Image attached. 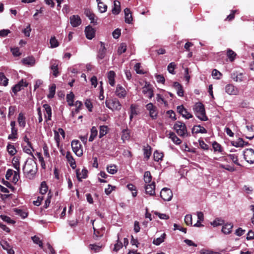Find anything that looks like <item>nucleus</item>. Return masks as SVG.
Instances as JSON below:
<instances>
[{
    "label": "nucleus",
    "instance_id": "nucleus-1",
    "mask_svg": "<svg viewBox=\"0 0 254 254\" xmlns=\"http://www.w3.org/2000/svg\"><path fill=\"white\" fill-rule=\"evenodd\" d=\"M34 159L33 158L28 159L23 167L24 176L30 180L33 179L35 178L37 172V163Z\"/></svg>",
    "mask_w": 254,
    "mask_h": 254
},
{
    "label": "nucleus",
    "instance_id": "nucleus-2",
    "mask_svg": "<svg viewBox=\"0 0 254 254\" xmlns=\"http://www.w3.org/2000/svg\"><path fill=\"white\" fill-rule=\"evenodd\" d=\"M193 110L195 115L199 120L203 121H206L208 120L205 114L204 105L201 103H196L194 105Z\"/></svg>",
    "mask_w": 254,
    "mask_h": 254
},
{
    "label": "nucleus",
    "instance_id": "nucleus-3",
    "mask_svg": "<svg viewBox=\"0 0 254 254\" xmlns=\"http://www.w3.org/2000/svg\"><path fill=\"white\" fill-rule=\"evenodd\" d=\"M174 129L177 133L181 137H186L189 136L187 127L185 123L177 121L174 125Z\"/></svg>",
    "mask_w": 254,
    "mask_h": 254
},
{
    "label": "nucleus",
    "instance_id": "nucleus-4",
    "mask_svg": "<svg viewBox=\"0 0 254 254\" xmlns=\"http://www.w3.org/2000/svg\"><path fill=\"white\" fill-rule=\"evenodd\" d=\"M71 145L73 151L77 156L80 157L83 154L82 146L78 140H73Z\"/></svg>",
    "mask_w": 254,
    "mask_h": 254
},
{
    "label": "nucleus",
    "instance_id": "nucleus-5",
    "mask_svg": "<svg viewBox=\"0 0 254 254\" xmlns=\"http://www.w3.org/2000/svg\"><path fill=\"white\" fill-rule=\"evenodd\" d=\"M106 106L109 109L112 110L119 111L121 109L122 105L119 101L116 99L112 100L111 101H106Z\"/></svg>",
    "mask_w": 254,
    "mask_h": 254
},
{
    "label": "nucleus",
    "instance_id": "nucleus-6",
    "mask_svg": "<svg viewBox=\"0 0 254 254\" xmlns=\"http://www.w3.org/2000/svg\"><path fill=\"white\" fill-rule=\"evenodd\" d=\"M142 93L149 99H151L154 96L152 87L150 83L145 82V84L142 87Z\"/></svg>",
    "mask_w": 254,
    "mask_h": 254
},
{
    "label": "nucleus",
    "instance_id": "nucleus-7",
    "mask_svg": "<svg viewBox=\"0 0 254 254\" xmlns=\"http://www.w3.org/2000/svg\"><path fill=\"white\" fill-rule=\"evenodd\" d=\"M146 108L149 112V116L152 120H155L158 117V111L156 107L151 103L146 105Z\"/></svg>",
    "mask_w": 254,
    "mask_h": 254
},
{
    "label": "nucleus",
    "instance_id": "nucleus-8",
    "mask_svg": "<svg viewBox=\"0 0 254 254\" xmlns=\"http://www.w3.org/2000/svg\"><path fill=\"white\" fill-rule=\"evenodd\" d=\"M160 196L164 201H170L173 197L172 191L170 189L164 188L160 192Z\"/></svg>",
    "mask_w": 254,
    "mask_h": 254
},
{
    "label": "nucleus",
    "instance_id": "nucleus-9",
    "mask_svg": "<svg viewBox=\"0 0 254 254\" xmlns=\"http://www.w3.org/2000/svg\"><path fill=\"white\" fill-rule=\"evenodd\" d=\"M225 91L230 95H237L240 92V90L233 84L226 85L225 87Z\"/></svg>",
    "mask_w": 254,
    "mask_h": 254
},
{
    "label": "nucleus",
    "instance_id": "nucleus-10",
    "mask_svg": "<svg viewBox=\"0 0 254 254\" xmlns=\"http://www.w3.org/2000/svg\"><path fill=\"white\" fill-rule=\"evenodd\" d=\"M244 156L247 162L250 164L254 163V150L253 149H246L244 152Z\"/></svg>",
    "mask_w": 254,
    "mask_h": 254
},
{
    "label": "nucleus",
    "instance_id": "nucleus-11",
    "mask_svg": "<svg viewBox=\"0 0 254 254\" xmlns=\"http://www.w3.org/2000/svg\"><path fill=\"white\" fill-rule=\"evenodd\" d=\"M231 77L235 82H241L244 80L245 76L243 73L235 70L231 73Z\"/></svg>",
    "mask_w": 254,
    "mask_h": 254
},
{
    "label": "nucleus",
    "instance_id": "nucleus-12",
    "mask_svg": "<svg viewBox=\"0 0 254 254\" xmlns=\"http://www.w3.org/2000/svg\"><path fill=\"white\" fill-rule=\"evenodd\" d=\"M59 61L52 59L50 61V69L53 71V74L55 77H57L59 75L58 65Z\"/></svg>",
    "mask_w": 254,
    "mask_h": 254
},
{
    "label": "nucleus",
    "instance_id": "nucleus-13",
    "mask_svg": "<svg viewBox=\"0 0 254 254\" xmlns=\"http://www.w3.org/2000/svg\"><path fill=\"white\" fill-rule=\"evenodd\" d=\"M177 111L179 114L186 119H189L192 117V115L183 105L178 106Z\"/></svg>",
    "mask_w": 254,
    "mask_h": 254
},
{
    "label": "nucleus",
    "instance_id": "nucleus-14",
    "mask_svg": "<svg viewBox=\"0 0 254 254\" xmlns=\"http://www.w3.org/2000/svg\"><path fill=\"white\" fill-rule=\"evenodd\" d=\"M155 184L154 182H151L150 184H147L145 186V190L146 194L151 196L155 194Z\"/></svg>",
    "mask_w": 254,
    "mask_h": 254
},
{
    "label": "nucleus",
    "instance_id": "nucleus-15",
    "mask_svg": "<svg viewBox=\"0 0 254 254\" xmlns=\"http://www.w3.org/2000/svg\"><path fill=\"white\" fill-rule=\"evenodd\" d=\"M70 23L72 27H76L81 23V19L79 16L73 15L70 17Z\"/></svg>",
    "mask_w": 254,
    "mask_h": 254
},
{
    "label": "nucleus",
    "instance_id": "nucleus-16",
    "mask_svg": "<svg viewBox=\"0 0 254 254\" xmlns=\"http://www.w3.org/2000/svg\"><path fill=\"white\" fill-rule=\"evenodd\" d=\"M22 148H23V151L28 154H29L31 156V157L33 158V159H36L35 157H34L33 154L32 153V151H34V149L33 148L32 146V144L31 143H29V144H24V143H22Z\"/></svg>",
    "mask_w": 254,
    "mask_h": 254
},
{
    "label": "nucleus",
    "instance_id": "nucleus-17",
    "mask_svg": "<svg viewBox=\"0 0 254 254\" xmlns=\"http://www.w3.org/2000/svg\"><path fill=\"white\" fill-rule=\"evenodd\" d=\"M27 85L26 82L22 79L12 87V92L16 94L18 91L23 89V87L27 86Z\"/></svg>",
    "mask_w": 254,
    "mask_h": 254
},
{
    "label": "nucleus",
    "instance_id": "nucleus-18",
    "mask_svg": "<svg viewBox=\"0 0 254 254\" xmlns=\"http://www.w3.org/2000/svg\"><path fill=\"white\" fill-rule=\"evenodd\" d=\"M45 110L44 116L46 121L51 120L52 118V109L50 106L45 104L43 106Z\"/></svg>",
    "mask_w": 254,
    "mask_h": 254
},
{
    "label": "nucleus",
    "instance_id": "nucleus-19",
    "mask_svg": "<svg viewBox=\"0 0 254 254\" xmlns=\"http://www.w3.org/2000/svg\"><path fill=\"white\" fill-rule=\"evenodd\" d=\"M115 93L118 97L121 98H125L127 95L125 89L120 85H117Z\"/></svg>",
    "mask_w": 254,
    "mask_h": 254
},
{
    "label": "nucleus",
    "instance_id": "nucleus-20",
    "mask_svg": "<svg viewBox=\"0 0 254 254\" xmlns=\"http://www.w3.org/2000/svg\"><path fill=\"white\" fill-rule=\"evenodd\" d=\"M231 144L236 147H243L249 145L248 142H245L242 138H239L237 140L232 141Z\"/></svg>",
    "mask_w": 254,
    "mask_h": 254
},
{
    "label": "nucleus",
    "instance_id": "nucleus-21",
    "mask_svg": "<svg viewBox=\"0 0 254 254\" xmlns=\"http://www.w3.org/2000/svg\"><path fill=\"white\" fill-rule=\"evenodd\" d=\"M85 33L86 38L88 39L91 40L95 36V30L91 26H88L85 28Z\"/></svg>",
    "mask_w": 254,
    "mask_h": 254
},
{
    "label": "nucleus",
    "instance_id": "nucleus-22",
    "mask_svg": "<svg viewBox=\"0 0 254 254\" xmlns=\"http://www.w3.org/2000/svg\"><path fill=\"white\" fill-rule=\"evenodd\" d=\"M106 51V49L105 44L102 42H100V48L97 55L98 59L100 60L103 59L105 57Z\"/></svg>",
    "mask_w": 254,
    "mask_h": 254
},
{
    "label": "nucleus",
    "instance_id": "nucleus-23",
    "mask_svg": "<svg viewBox=\"0 0 254 254\" xmlns=\"http://www.w3.org/2000/svg\"><path fill=\"white\" fill-rule=\"evenodd\" d=\"M18 125L20 127L24 128L26 126V117L23 113H20L17 118Z\"/></svg>",
    "mask_w": 254,
    "mask_h": 254
},
{
    "label": "nucleus",
    "instance_id": "nucleus-24",
    "mask_svg": "<svg viewBox=\"0 0 254 254\" xmlns=\"http://www.w3.org/2000/svg\"><path fill=\"white\" fill-rule=\"evenodd\" d=\"M116 76L115 72L113 70H110L108 72L107 77L109 84L112 86H114L115 84V77Z\"/></svg>",
    "mask_w": 254,
    "mask_h": 254
},
{
    "label": "nucleus",
    "instance_id": "nucleus-25",
    "mask_svg": "<svg viewBox=\"0 0 254 254\" xmlns=\"http://www.w3.org/2000/svg\"><path fill=\"white\" fill-rule=\"evenodd\" d=\"M173 86L177 90V93L178 96L183 97L184 96V91L182 86L178 82H175Z\"/></svg>",
    "mask_w": 254,
    "mask_h": 254
},
{
    "label": "nucleus",
    "instance_id": "nucleus-26",
    "mask_svg": "<svg viewBox=\"0 0 254 254\" xmlns=\"http://www.w3.org/2000/svg\"><path fill=\"white\" fill-rule=\"evenodd\" d=\"M125 14V22L130 24L132 21V17L129 8H126L124 10Z\"/></svg>",
    "mask_w": 254,
    "mask_h": 254
},
{
    "label": "nucleus",
    "instance_id": "nucleus-27",
    "mask_svg": "<svg viewBox=\"0 0 254 254\" xmlns=\"http://www.w3.org/2000/svg\"><path fill=\"white\" fill-rule=\"evenodd\" d=\"M22 62L24 64L33 66L35 63V60L33 57H28L24 58Z\"/></svg>",
    "mask_w": 254,
    "mask_h": 254
},
{
    "label": "nucleus",
    "instance_id": "nucleus-28",
    "mask_svg": "<svg viewBox=\"0 0 254 254\" xmlns=\"http://www.w3.org/2000/svg\"><path fill=\"white\" fill-rule=\"evenodd\" d=\"M85 14L87 17L91 20V23H93L94 25L96 24V16L90 10L86 9L85 11Z\"/></svg>",
    "mask_w": 254,
    "mask_h": 254
},
{
    "label": "nucleus",
    "instance_id": "nucleus-29",
    "mask_svg": "<svg viewBox=\"0 0 254 254\" xmlns=\"http://www.w3.org/2000/svg\"><path fill=\"white\" fill-rule=\"evenodd\" d=\"M66 158L69 163L70 164V166L72 168L74 169L76 167V163L74 159H73L72 156L71 155L70 152H67L66 154Z\"/></svg>",
    "mask_w": 254,
    "mask_h": 254
},
{
    "label": "nucleus",
    "instance_id": "nucleus-30",
    "mask_svg": "<svg viewBox=\"0 0 254 254\" xmlns=\"http://www.w3.org/2000/svg\"><path fill=\"white\" fill-rule=\"evenodd\" d=\"M192 133H206L207 132L206 129L203 127L200 126V125L195 126L193 127L192 129Z\"/></svg>",
    "mask_w": 254,
    "mask_h": 254
},
{
    "label": "nucleus",
    "instance_id": "nucleus-31",
    "mask_svg": "<svg viewBox=\"0 0 254 254\" xmlns=\"http://www.w3.org/2000/svg\"><path fill=\"white\" fill-rule=\"evenodd\" d=\"M169 137L171 139L172 141L176 144H180L182 142L181 140L177 136L175 133L173 132H170L168 134Z\"/></svg>",
    "mask_w": 254,
    "mask_h": 254
},
{
    "label": "nucleus",
    "instance_id": "nucleus-32",
    "mask_svg": "<svg viewBox=\"0 0 254 254\" xmlns=\"http://www.w3.org/2000/svg\"><path fill=\"white\" fill-rule=\"evenodd\" d=\"M233 225L231 223H228L222 227V232L225 234H229L232 232Z\"/></svg>",
    "mask_w": 254,
    "mask_h": 254
},
{
    "label": "nucleus",
    "instance_id": "nucleus-33",
    "mask_svg": "<svg viewBox=\"0 0 254 254\" xmlns=\"http://www.w3.org/2000/svg\"><path fill=\"white\" fill-rule=\"evenodd\" d=\"M8 79L5 76L4 74L0 72V85L3 86H7L8 83Z\"/></svg>",
    "mask_w": 254,
    "mask_h": 254
},
{
    "label": "nucleus",
    "instance_id": "nucleus-34",
    "mask_svg": "<svg viewBox=\"0 0 254 254\" xmlns=\"http://www.w3.org/2000/svg\"><path fill=\"white\" fill-rule=\"evenodd\" d=\"M98 134V130L95 127H93L90 130V135L89 138V141L92 142L94 140L95 138Z\"/></svg>",
    "mask_w": 254,
    "mask_h": 254
},
{
    "label": "nucleus",
    "instance_id": "nucleus-35",
    "mask_svg": "<svg viewBox=\"0 0 254 254\" xmlns=\"http://www.w3.org/2000/svg\"><path fill=\"white\" fill-rule=\"evenodd\" d=\"M96 1L98 3V9L100 11V12L103 13L106 12L107 9V5L104 4L100 0H96Z\"/></svg>",
    "mask_w": 254,
    "mask_h": 254
},
{
    "label": "nucleus",
    "instance_id": "nucleus-36",
    "mask_svg": "<svg viewBox=\"0 0 254 254\" xmlns=\"http://www.w3.org/2000/svg\"><path fill=\"white\" fill-rule=\"evenodd\" d=\"M114 8L112 9V13L114 14H118L120 12V2L118 0H115Z\"/></svg>",
    "mask_w": 254,
    "mask_h": 254
},
{
    "label": "nucleus",
    "instance_id": "nucleus-37",
    "mask_svg": "<svg viewBox=\"0 0 254 254\" xmlns=\"http://www.w3.org/2000/svg\"><path fill=\"white\" fill-rule=\"evenodd\" d=\"M165 237L166 234L164 233L161 235V236L160 237L154 239L153 241V244L155 245L159 246L160 244H161L164 241Z\"/></svg>",
    "mask_w": 254,
    "mask_h": 254
},
{
    "label": "nucleus",
    "instance_id": "nucleus-38",
    "mask_svg": "<svg viewBox=\"0 0 254 254\" xmlns=\"http://www.w3.org/2000/svg\"><path fill=\"white\" fill-rule=\"evenodd\" d=\"M87 171L86 170H82V173L79 172L78 171H76V177L77 180L81 182L82 181V179H85L87 177Z\"/></svg>",
    "mask_w": 254,
    "mask_h": 254
},
{
    "label": "nucleus",
    "instance_id": "nucleus-39",
    "mask_svg": "<svg viewBox=\"0 0 254 254\" xmlns=\"http://www.w3.org/2000/svg\"><path fill=\"white\" fill-rule=\"evenodd\" d=\"M108 131V127L107 126H101L100 127L99 135V137L100 138L103 137L105 135Z\"/></svg>",
    "mask_w": 254,
    "mask_h": 254
},
{
    "label": "nucleus",
    "instance_id": "nucleus-40",
    "mask_svg": "<svg viewBox=\"0 0 254 254\" xmlns=\"http://www.w3.org/2000/svg\"><path fill=\"white\" fill-rule=\"evenodd\" d=\"M12 164L16 171H20L19 157H14L12 159Z\"/></svg>",
    "mask_w": 254,
    "mask_h": 254
},
{
    "label": "nucleus",
    "instance_id": "nucleus-41",
    "mask_svg": "<svg viewBox=\"0 0 254 254\" xmlns=\"http://www.w3.org/2000/svg\"><path fill=\"white\" fill-rule=\"evenodd\" d=\"M122 133V139L124 141L129 139L130 131L128 129H123Z\"/></svg>",
    "mask_w": 254,
    "mask_h": 254
},
{
    "label": "nucleus",
    "instance_id": "nucleus-42",
    "mask_svg": "<svg viewBox=\"0 0 254 254\" xmlns=\"http://www.w3.org/2000/svg\"><path fill=\"white\" fill-rule=\"evenodd\" d=\"M152 180V176L149 171H146L144 174V181L145 184H150Z\"/></svg>",
    "mask_w": 254,
    "mask_h": 254
},
{
    "label": "nucleus",
    "instance_id": "nucleus-43",
    "mask_svg": "<svg viewBox=\"0 0 254 254\" xmlns=\"http://www.w3.org/2000/svg\"><path fill=\"white\" fill-rule=\"evenodd\" d=\"M143 154L144 157L147 159H148L151 155V147L150 146L147 145L146 147L143 148Z\"/></svg>",
    "mask_w": 254,
    "mask_h": 254
},
{
    "label": "nucleus",
    "instance_id": "nucleus-44",
    "mask_svg": "<svg viewBox=\"0 0 254 254\" xmlns=\"http://www.w3.org/2000/svg\"><path fill=\"white\" fill-rule=\"evenodd\" d=\"M48 186L45 182H42L40 185V192L41 194H45L48 190Z\"/></svg>",
    "mask_w": 254,
    "mask_h": 254
},
{
    "label": "nucleus",
    "instance_id": "nucleus-45",
    "mask_svg": "<svg viewBox=\"0 0 254 254\" xmlns=\"http://www.w3.org/2000/svg\"><path fill=\"white\" fill-rule=\"evenodd\" d=\"M7 150L11 156H13L17 152L14 146L9 144L7 146Z\"/></svg>",
    "mask_w": 254,
    "mask_h": 254
},
{
    "label": "nucleus",
    "instance_id": "nucleus-46",
    "mask_svg": "<svg viewBox=\"0 0 254 254\" xmlns=\"http://www.w3.org/2000/svg\"><path fill=\"white\" fill-rule=\"evenodd\" d=\"M224 223V221L221 218H216L213 221L211 222V225L213 227H217L218 226H221Z\"/></svg>",
    "mask_w": 254,
    "mask_h": 254
},
{
    "label": "nucleus",
    "instance_id": "nucleus-47",
    "mask_svg": "<svg viewBox=\"0 0 254 254\" xmlns=\"http://www.w3.org/2000/svg\"><path fill=\"white\" fill-rule=\"evenodd\" d=\"M108 172L111 174H115L117 172V166L115 165H110L107 167Z\"/></svg>",
    "mask_w": 254,
    "mask_h": 254
},
{
    "label": "nucleus",
    "instance_id": "nucleus-48",
    "mask_svg": "<svg viewBox=\"0 0 254 254\" xmlns=\"http://www.w3.org/2000/svg\"><path fill=\"white\" fill-rule=\"evenodd\" d=\"M0 245L4 250L7 251V253H8L9 250H13L9 244L5 241H1L0 242Z\"/></svg>",
    "mask_w": 254,
    "mask_h": 254
},
{
    "label": "nucleus",
    "instance_id": "nucleus-49",
    "mask_svg": "<svg viewBox=\"0 0 254 254\" xmlns=\"http://www.w3.org/2000/svg\"><path fill=\"white\" fill-rule=\"evenodd\" d=\"M153 156L154 160L157 162L161 160L164 156L163 153L159 152L158 151L154 152Z\"/></svg>",
    "mask_w": 254,
    "mask_h": 254
},
{
    "label": "nucleus",
    "instance_id": "nucleus-50",
    "mask_svg": "<svg viewBox=\"0 0 254 254\" xmlns=\"http://www.w3.org/2000/svg\"><path fill=\"white\" fill-rule=\"evenodd\" d=\"M56 87V85L54 84H52L50 86L49 88V94L48 95V97L49 98H52L54 97L55 94Z\"/></svg>",
    "mask_w": 254,
    "mask_h": 254
},
{
    "label": "nucleus",
    "instance_id": "nucleus-51",
    "mask_svg": "<svg viewBox=\"0 0 254 254\" xmlns=\"http://www.w3.org/2000/svg\"><path fill=\"white\" fill-rule=\"evenodd\" d=\"M123 247V244L121 242L119 241V236L118 235V240L117 241V243L114 245V248L113 249V251L117 252L119 250L122 249Z\"/></svg>",
    "mask_w": 254,
    "mask_h": 254
},
{
    "label": "nucleus",
    "instance_id": "nucleus-52",
    "mask_svg": "<svg viewBox=\"0 0 254 254\" xmlns=\"http://www.w3.org/2000/svg\"><path fill=\"white\" fill-rule=\"evenodd\" d=\"M74 95L72 93H70L69 94H67L66 96V101L68 103V104L70 106H72L73 105V99Z\"/></svg>",
    "mask_w": 254,
    "mask_h": 254
},
{
    "label": "nucleus",
    "instance_id": "nucleus-53",
    "mask_svg": "<svg viewBox=\"0 0 254 254\" xmlns=\"http://www.w3.org/2000/svg\"><path fill=\"white\" fill-rule=\"evenodd\" d=\"M138 105L136 104H131L130 107V113L134 116L138 114L137 111Z\"/></svg>",
    "mask_w": 254,
    "mask_h": 254
},
{
    "label": "nucleus",
    "instance_id": "nucleus-54",
    "mask_svg": "<svg viewBox=\"0 0 254 254\" xmlns=\"http://www.w3.org/2000/svg\"><path fill=\"white\" fill-rule=\"evenodd\" d=\"M227 55L228 58L229 59L230 61L231 62H232L234 60L236 54L234 51L230 49H229L227 51Z\"/></svg>",
    "mask_w": 254,
    "mask_h": 254
},
{
    "label": "nucleus",
    "instance_id": "nucleus-55",
    "mask_svg": "<svg viewBox=\"0 0 254 254\" xmlns=\"http://www.w3.org/2000/svg\"><path fill=\"white\" fill-rule=\"evenodd\" d=\"M50 43L51 48H56L59 46V44L58 40L55 37H52L50 40Z\"/></svg>",
    "mask_w": 254,
    "mask_h": 254
},
{
    "label": "nucleus",
    "instance_id": "nucleus-56",
    "mask_svg": "<svg viewBox=\"0 0 254 254\" xmlns=\"http://www.w3.org/2000/svg\"><path fill=\"white\" fill-rule=\"evenodd\" d=\"M213 148L215 152H222V148L220 144L217 143V142H214L212 143Z\"/></svg>",
    "mask_w": 254,
    "mask_h": 254
},
{
    "label": "nucleus",
    "instance_id": "nucleus-57",
    "mask_svg": "<svg viewBox=\"0 0 254 254\" xmlns=\"http://www.w3.org/2000/svg\"><path fill=\"white\" fill-rule=\"evenodd\" d=\"M127 50V46L125 43H121L118 49V53L119 55L125 53Z\"/></svg>",
    "mask_w": 254,
    "mask_h": 254
},
{
    "label": "nucleus",
    "instance_id": "nucleus-58",
    "mask_svg": "<svg viewBox=\"0 0 254 254\" xmlns=\"http://www.w3.org/2000/svg\"><path fill=\"white\" fill-rule=\"evenodd\" d=\"M176 64H175V63L172 62V63H170L169 64V65H168V67H167L168 70L169 72V73H170L172 74H175L174 69L176 68Z\"/></svg>",
    "mask_w": 254,
    "mask_h": 254
},
{
    "label": "nucleus",
    "instance_id": "nucleus-59",
    "mask_svg": "<svg viewBox=\"0 0 254 254\" xmlns=\"http://www.w3.org/2000/svg\"><path fill=\"white\" fill-rule=\"evenodd\" d=\"M32 240L35 244L38 245L41 248H43V243L38 237L34 236L32 237Z\"/></svg>",
    "mask_w": 254,
    "mask_h": 254
},
{
    "label": "nucleus",
    "instance_id": "nucleus-60",
    "mask_svg": "<svg viewBox=\"0 0 254 254\" xmlns=\"http://www.w3.org/2000/svg\"><path fill=\"white\" fill-rule=\"evenodd\" d=\"M228 157L236 165L240 166V164L238 162V156L236 154H229Z\"/></svg>",
    "mask_w": 254,
    "mask_h": 254
},
{
    "label": "nucleus",
    "instance_id": "nucleus-61",
    "mask_svg": "<svg viewBox=\"0 0 254 254\" xmlns=\"http://www.w3.org/2000/svg\"><path fill=\"white\" fill-rule=\"evenodd\" d=\"M20 178L19 172L14 171V174L12 179V182L16 184Z\"/></svg>",
    "mask_w": 254,
    "mask_h": 254
},
{
    "label": "nucleus",
    "instance_id": "nucleus-62",
    "mask_svg": "<svg viewBox=\"0 0 254 254\" xmlns=\"http://www.w3.org/2000/svg\"><path fill=\"white\" fill-rule=\"evenodd\" d=\"M212 75L213 77L217 79H219L222 76V74L217 69H213L212 72Z\"/></svg>",
    "mask_w": 254,
    "mask_h": 254
},
{
    "label": "nucleus",
    "instance_id": "nucleus-63",
    "mask_svg": "<svg viewBox=\"0 0 254 254\" xmlns=\"http://www.w3.org/2000/svg\"><path fill=\"white\" fill-rule=\"evenodd\" d=\"M16 213L20 216L22 218H25L27 216V213L21 209H15Z\"/></svg>",
    "mask_w": 254,
    "mask_h": 254
},
{
    "label": "nucleus",
    "instance_id": "nucleus-64",
    "mask_svg": "<svg viewBox=\"0 0 254 254\" xmlns=\"http://www.w3.org/2000/svg\"><path fill=\"white\" fill-rule=\"evenodd\" d=\"M0 217L2 220H3L5 222H6L8 223L13 224L15 223V222L13 220H11L10 218L8 216L1 215Z\"/></svg>",
    "mask_w": 254,
    "mask_h": 254
}]
</instances>
